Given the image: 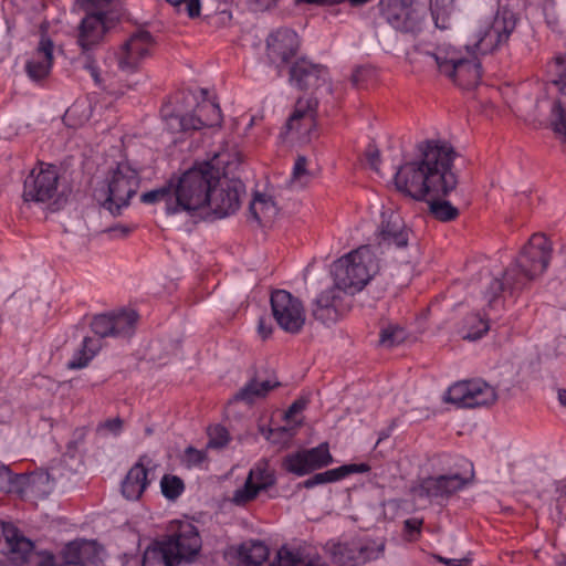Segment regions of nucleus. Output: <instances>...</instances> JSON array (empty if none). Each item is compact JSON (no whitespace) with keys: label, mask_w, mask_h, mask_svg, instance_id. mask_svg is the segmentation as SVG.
I'll return each mask as SVG.
<instances>
[{"label":"nucleus","mask_w":566,"mask_h":566,"mask_svg":"<svg viewBox=\"0 0 566 566\" xmlns=\"http://www.w3.org/2000/svg\"><path fill=\"white\" fill-rule=\"evenodd\" d=\"M496 399V391L489 384L480 379L471 380L469 408L488 407L493 405Z\"/></svg>","instance_id":"nucleus-33"},{"label":"nucleus","mask_w":566,"mask_h":566,"mask_svg":"<svg viewBox=\"0 0 566 566\" xmlns=\"http://www.w3.org/2000/svg\"><path fill=\"white\" fill-rule=\"evenodd\" d=\"M221 122L222 114L219 105L210 101H203L196 106L191 114L170 116L168 126L174 130L188 132L220 126Z\"/></svg>","instance_id":"nucleus-17"},{"label":"nucleus","mask_w":566,"mask_h":566,"mask_svg":"<svg viewBox=\"0 0 566 566\" xmlns=\"http://www.w3.org/2000/svg\"><path fill=\"white\" fill-rule=\"evenodd\" d=\"M160 488H161V493L166 499H168L170 501H175L182 494V492L185 490V483L177 475L165 474L161 478Z\"/></svg>","instance_id":"nucleus-41"},{"label":"nucleus","mask_w":566,"mask_h":566,"mask_svg":"<svg viewBox=\"0 0 566 566\" xmlns=\"http://www.w3.org/2000/svg\"><path fill=\"white\" fill-rule=\"evenodd\" d=\"M207 460V452L198 450L193 447H188L185 450L182 462L187 468L200 467Z\"/></svg>","instance_id":"nucleus-49"},{"label":"nucleus","mask_w":566,"mask_h":566,"mask_svg":"<svg viewBox=\"0 0 566 566\" xmlns=\"http://www.w3.org/2000/svg\"><path fill=\"white\" fill-rule=\"evenodd\" d=\"M59 180L56 166L40 163L24 180L23 201L46 205L53 212L60 210L65 205L66 197L59 192Z\"/></svg>","instance_id":"nucleus-8"},{"label":"nucleus","mask_w":566,"mask_h":566,"mask_svg":"<svg viewBox=\"0 0 566 566\" xmlns=\"http://www.w3.org/2000/svg\"><path fill=\"white\" fill-rule=\"evenodd\" d=\"M422 522L417 518H408L405 521V528L409 533L420 532Z\"/></svg>","instance_id":"nucleus-58"},{"label":"nucleus","mask_w":566,"mask_h":566,"mask_svg":"<svg viewBox=\"0 0 566 566\" xmlns=\"http://www.w3.org/2000/svg\"><path fill=\"white\" fill-rule=\"evenodd\" d=\"M403 339V331L397 326H389L380 332V344L391 347Z\"/></svg>","instance_id":"nucleus-48"},{"label":"nucleus","mask_w":566,"mask_h":566,"mask_svg":"<svg viewBox=\"0 0 566 566\" xmlns=\"http://www.w3.org/2000/svg\"><path fill=\"white\" fill-rule=\"evenodd\" d=\"M260 491L261 490L254 484V482L247 478L244 485L234 492L232 502L237 505H245L253 501Z\"/></svg>","instance_id":"nucleus-42"},{"label":"nucleus","mask_w":566,"mask_h":566,"mask_svg":"<svg viewBox=\"0 0 566 566\" xmlns=\"http://www.w3.org/2000/svg\"><path fill=\"white\" fill-rule=\"evenodd\" d=\"M86 11L77 27L76 44L85 55L84 67L90 72L95 84L102 85L106 78L102 76L91 52L98 48L105 39L106 33L115 27L117 19L112 17L105 8L112 0H80Z\"/></svg>","instance_id":"nucleus-3"},{"label":"nucleus","mask_w":566,"mask_h":566,"mask_svg":"<svg viewBox=\"0 0 566 566\" xmlns=\"http://www.w3.org/2000/svg\"><path fill=\"white\" fill-rule=\"evenodd\" d=\"M140 184L139 172L129 163H118L111 169L96 196L102 200V206L112 214L120 213L123 207H127L129 200L136 195Z\"/></svg>","instance_id":"nucleus-7"},{"label":"nucleus","mask_w":566,"mask_h":566,"mask_svg":"<svg viewBox=\"0 0 566 566\" xmlns=\"http://www.w3.org/2000/svg\"><path fill=\"white\" fill-rule=\"evenodd\" d=\"M379 269L369 247L363 245L333 264L334 283L354 295L363 290Z\"/></svg>","instance_id":"nucleus-5"},{"label":"nucleus","mask_w":566,"mask_h":566,"mask_svg":"<svg viewBox=\"0 0 566 566\" xmlns=\"http://www.w3.org/2000/svg\"><path fill=\"white\" fill-rule=\"evenodd\" d=\"M153 45V35L148 31L132 34L116 53L118 70L125 74L137 72L143 61L150 55Z\"/></svg>","instance_id":"nucleus-16"},{"label":"nucleus","mask_w":566,"mask_h":566,"mask_svg":"<svg viewBox=\"0 0 566 566\" xmlns=\"http://www.w3.org/2000/svg\"><path fill=\"white\" fill-rule=\"evenodd\" d=\"M311 174L307 170V159L305 156H297L291 177L292 184L305 185L310 180Z\"/></svg>","instance_id":"nucleus-46"},{"label":"nucleus","mask_w":566,"mask_h":566,"mask_svg":"<svg viewBox=\"0 0 566 566\" xmlns=\"http://www.w3.org/2000/svg\"><path fill=\"white\" fill-rule=\"evenodd\" d=\"M464 55L460 50L448 45L438 46L430 56L436 62L439 73L461 88L475 87L482 77L481 63L476 56Z\"/></svg>","instance_id":"nucleus-6"},{"label":"nucleus","mask_w":566,"mask_h":566,"mask_svg":"<svg viewBox=\"0 0 566 566\" xmlns=\"http://www.w3.org/2000/svg\"><path fill=\"white\" fill-rule=\"evenodd\" d=\"M280 386V381L263 379L259 374H256L234 395L233 399L235 401H243L248 405H252L258 399L265 398L271 390Z\"/></svg>","instance_id":"nucleus-28"},{"label":"nucleus","mask_w":566,"mask_h":566,"mask_svg":"<svg viewBox=\"0 0 566 566\" xmlns=\"http://www.w3.org/2000/svg\"><path fill=\"white\" fill-rule=\"evenodd\" d=\"M371 0H335L336 4L343 3V2H349L352 7H361Z\"/></svg>","instance_id":"nucleus-61"},{"label":"nucleus","mask_w":566,"mask_h":566,"mask_svg":"<svg viewBox=\"0 0 566 566\" xmlns=\"http://www.w3.org/2000/svg\"><path fill=\"white\" fill-rule=\"evenodd\" d=\"M230 440L228 430L222 426H216L209 430V441L207 448H223Z\"/></svg>","instance_id":"nucleus-47"},{"label":"nucleus","mask_w":566,"mask_h":566,"mask_svg":"<svg viewBox=\"0 0 566 566\" xmlns=\"http://www.w3.org/2000/svg\"><path fill=\"white\" fill-rule=\"evenodd\" d=\"M467 483L468 481L460 474L429 476L422 480L419 494L426 497L450 496Z\"/></svg>","instance_id":"nucleus-24"},{"label":"nucleus","mask_w":566,"mask_h":566,"mask_svg":"<svg viewBox=\"0 0 566 566\" xmlns=\"http://www.w3.org/2000/svg\"><path fill=\"white\" fill-rule=\"evenodd\" d=\"M175 10L186 12L191 19L200 15L201 4L200 0H166Z\"/></svg>","instance_id":"nucleus-43"},{"label":"nucleus","mask_w":566,"mask_h":566,"mask_svg":"<svg viewBox=\"0 0 566 566\" xmlns=\"http://www.w3.org/2000/svg\"><path fill=\"white\" fill-rule=\"evenodd\" d=\"M0 553L15 566L38 563L39 551L34 543L13 523L0 520Z\"/></svg>","instance_id":"nucleus-11"},{"label":"nucleus","mask_w":566,"mask_h":566,"mask_svg":"<svg viewBox=\"0 0 566 566\" xmlns=\"http://www.w3.org/2000/svg\"><path fill=\"white\" fill-rule=\"evenodd\" d=\"M452 9L453 0L430 1V11L437 28L442 30L449 28V20Z\"/></svg>","instance_id":"nucleus-40"},{"label":"nucleus","mask_w":566,"mask_h":566,"mask_svg":"<svg viewBox=\"0 0 566 566\" xmlns=\"http://www.w3.org/2000/svg\"><path fill=\"white\" fill-rule=\"evenodd\" d=\"M101 344L98 340L91 337H85L82 343V347L78 349L73 359L67 363L69 369H80L90 363V360L99 350Z\"/></svg>","instance_id":"nucleus-37"},{"label":"nucleus","mask_w":566,"mask_h":566,"mask_svg":"<svg viewBox=\"0 0 566 566\" xmlns=\"http://www.w3.org/2000/svg\"><path fill=\"white\" fill-rule=\"evenodd\" d=\"M219 157H220V155H216L214 158H213V160L217 161V165H219V164H228V161L219 160Z\"/></svg>","instance_id":"nucleus-64"},{"label":"nucleus","mask_w":566,"mask_h":566,"mask_svg":"<svg viewBox=\"0 0 566 566\" xmlns=\"http://www.w3.org/2000/svg\"><path fill=\"white\" fill-rule=\"evenodd\" d=\"M298 50L300 39L292 29H277L266 39V55L279 71L297 54Z\"/></svg>","instance_id":"nucleus-19"},{"label":"nucleus","mask_w":566,"mask_h":566,"mask_svg":"<svg viewBox=\"0 0 566 566\" xmlns=\"http://www.w3.org/2000/svg\"><path fill=\"white\" fill-rule=\"evenodd\" d=\"M180 563L164 539L154 541L143 555V566H177Z\"/></svg>","instance_id":"nucleus-29"},{"label":"nucleus","mask_w":566,"mask_h":566,"mask_svg":"<svg viewBox=\"0 0 566 566\" xmlns=\"http://www.w3.org/2000/svg\"><path fill=\"white\" fill-rule=\"evenodd\" d=\"M219 169L212 163L205 161L174 178V200L171 210L176 213L185 211L192 213L206 209L209 192L219 185Z\"/></svg>","instance_id":"nucleus-4"},{"label":"nucleus","mask_w":566,"mask_h":566,"mask_svg":"<svg viewBox=\"0 0 566 566\" xmlns=\"http://www.w3.org/2000/svg\"><path fill=\"white\" fill-rule=\"evenodd\" d=\"M471 380L460 381L452 385L446 395V401L459 408H469Z\"/></svg>","instance_id":"nucleus-39"},{"label":"nucleus","mask_w":566,"mask_h":566,"mask_svg":"<svg viewBox=\"0 0 566 566\" xmlns=\"http://www.w3.org/2000/svg\"><path fill=\"white\" fill-rule=\"evenodd\" d=\"M381 18L395 30L416 34L424 24L426 10L416 0H380Z\"/></svg>","instance_id":"nucleus-10"},{"label":"nucleus","mask_w":566,"mask_h":566,"mask_svg":"<svg viewBox=\"0 0 566 566\" xmlns=\"http://www.w3.org/2000/svg\"><path fill=\"white\" fill-rule=\"evenodd\" d=\"M111 232H118L119 237H127L133 229L127 226H118L109 229Z\"/></svg>","instance_id":"nucleus-60"},{"label":"nucleus","mask_w":566,"mask_h":566,"mask_svg":"<svg viewBox=\"0 0 566 566\" xmlns=\"http://www.w3.org/2000/svg\"><path fill=\"white\" fill-rule=\"evenodd\" d=\"M147 459L146 454L142 455L122 482V493L127 500H138L150 483L148 470L145 467Z\"/></svg>","instance_id":"nucleus-25"},{"label":"nucleus","mask_w":566,"mask_h":566,"mask_svg":"<svg viewBox=\"0 0 566 566\" xmlns=\"http://www.w3.org/2000/svg\"><path fill=\"white\" fill-rule=\"evenodd\" d=\"M490 326L479 314L468 315L461 329V336L465 340L474 342L488 333Z\"/></svg>","instance_id":"nucleus-38"},{"label":"nucleus","mask_w":566,"mask_h":566,"mask_svg":"<svg viewBox=\"0 0 566 566\" xmlns=\"http://www.w3.org/2000/svg\"><path fill=\"white\" fill-rule=\"evenodd\" d=\"M436 558L447 565V566H468L470 563V558L462 557V558H446L442 556H436Z\"/></svg>","instance_id":"nucleus-56"},{"label":"nucleus","mask_w":566,"mask_h":566,"mask_svg":"<svg viewBox=\"0 0 566 566\" xmlns=\"http://www.w3.org/2000/svg\"><path fill=\"white\" fill-rule=\"evenodd\" d=\"M237 554L242 566H261L269 557V548L260 541H251L241 544Z\"/></svg>","instance_id":"nucleus-31"},{"label":"nucleus","mask_w":566,"mask_h":566,"mask_svg":"<svg viewBox=\"0 0 566 566\" xmlns=\"http://www.w3.org/2000/svg\"><path fill=\"white\" fill-rule=\"evenodd\" d=\"M163 539L180 562L198 555L202 545L197 526L188 521L170 522L168 534Z\"/></svg>","instance_id":"nucleus-14"},{"label":"nucleus","mask_w":566,"mask_h":566,"mask_svg":"<svg viewBox=\"0 0 566 566\" xmlns=\"http://www.w3.org/2000/svg\"><path fill=\"white\" fill-rule=\"evenodd\" d=\"M375 76V70L370 66H359L357 67L352 76L350 82L354 87H361L364 86L369 80H371Z\"/></svg>","instance_id":"nucleus-50"},{"label":"nucleus","mask_w":566,"mask_h":566,"mask_svg":"<svg viewBox=\"0 0 566 566\" xmlns=\"http://www.w3.org/2000/svg\"><path fill=\"white\" fill-rule=\"evenodd\" d=\"M352 296L345 289L334 283L322 291L313 302V317L324 325L337 323L350 311Z\"/></svg>","instance_id":"nucleus-13"},{"label":"nucleus","mask_w":566,"mask_h":566,"mask_svg":"<svg viewBox=\"0 0 566 566\" xmlns=\"http://www.w3.org/2000/svg\"><path fill=\"white\" fill-rule=\"evenodd\" d=\"M258 331H259V334L262 336V338L265 339L272 334V326L266 325L264 318H260L259 324H258Z\"/></svg>","instance_id":"nucleus-59"},{"label":"nucleus","mask_w":566,"mask_h":566,"mask_svg":"<svg viewBox=\"0 0 566 566\" xmlns=\"http://www.w3.org/2000/svg\"><path fill=\"white\" fill-rule=\"evenodd\" d=\"M410 230L406 227L402 217L391 209L385 210L380 216L377 230L379 244L405 248L408 245Z\"/></svg>","instance_id":"nucleus-22"},{"label":"nucleus","mask_w":566,"mask_h":566,"mask_svg":"<svg viewBox=\"0 0 566 566\" xmlns=\"http://www.w3.org/2000/svg\"><path fill=\"white\" fill-rule=\"evenodd\" d=\"M307 401L305 399L295 400L286 410L285 418H292L294 415L305 409Z\"/></svg>","instance_id":"nucleus-57"},{"label":"nucleus","mask_w":566,"mask_h":566,"mask_svg":"<svg viewBox=\"0 0 566 566\" xmlns=\"http://www.w3.org/2000/svg\"><path fill=\"white\" fill-rule=\"evenodd\" d=\"M53 41L42 35L35 53L25 64V72L32 81H41L45 78L53 64Z\"/></svg>","instance_id":"nucleus-23"},{"label":"nucleus","mask_w":566,"mask_h":566,"mask_svg":"<svg viewBox=\"0 0 566 566\" xmlns=\"http://www.w3.org/2000/svg\"><path fill=\"white\" fill-rule=\"evenodd\" d=\"M516 24L517 18L512 11L499 10L490 21H485L475 30L473 35L475 51L489 54L506 46Z\"/></svg>","instance_id":"nucleus-9"},{"label":"nucleus","mask_w":566,"mask_h":566,"mask_svg":"<svg viewBox=\"0 0 566 566\" xmlns=\"http://www.w3.org/2000/svg\"><path fill=\"white\" fill-rule=\"evenodd\" d=\"M112 316V336L129 337L135 331L138 315L135 311H124Z\"/></svg>","instance_id":"nucleus-34"},{"label":"nucleus","mask_w":566,"mask_h":566,"mask_svg":"<svg viewBox=\"0 0 566 566\" xmlns=\"http://www.w3.org/2000/svg\"><path fill=\"white\" fill-rule=\"evenodd\" d=\"M123 428V420L119 417L107 419L104 422H101L97 427V431L99 430H108L114 434H118Z\"/></svg>","instance_id":"nucleus-53"},{"label":"nucleus","mask_w":566,"mask_h":566,"mask_svg":"<svg viewBox=\"0 0 566 566\" xmlns=\"http://www.w3.org/2000/svg\"><path fill=\"white\" fill-rule=\"evenodd\" d=\"M552 258L549 240L542 233H534L521 250L514 263L503 274V280L494 279L488 293L492 303L502 292L510 294L525 289L530 282L541 276L547 269Z\"/></svg>","instance_id":"nucleus-2"},{"label":"nucleus","mask_w":566,"mask_h":566,"mask_svg":"<svg viewBox=\"0 0 566 566\" xmlns=\"http://www.w3.org/2000/svg\"><path fill=\"white\" fill-rule=\"evenodd\" d=\"M557 566H566V555H562L557 560Z\"/></svg>","instance_id":"nucleus-63"},{"label":"nucleus","mask_w":566,"mask_h":566,"mask_svg":"<svg viewBox=\"0 0 566 566\" xmlns=\"http://www.w3.org/2000/svg\"><path fill=\"white\" fill-rule=\"evenodd\" d=\"M551 127L563 142H566V95H559L552 104Z\"/></svg>","instance_id":"nucleus-36"},{"label":"nucleus","mask_w":566,"mask_h":566,"mask_svg":"<svg viewBox=\"0 0 566 566\" xmlns=\"http://www.w3.org/2000/svg\"><path fill=\"white\" fill-rule=\"evenodd\" d=\"M370 470L367 463L344 464L325 472L316 473L303 482L305 489H312L319 484L332 483L355 473H366Z\"/></svg>","instance_id":"nucleus-27"},{"label":"nucleus","mask_w":566,"mask_h":566,"mask_svg":"<svg viewBox=\"0 0 566 566\" xmlns=\"http://www.w3.org/2000/svg\"><path fill=\"white\" fill-rule=\"evenodd\" d=\"M272 315L286 333L298 334L306 321L303 303L285 290H275L270 298Z\"/></svg>","instance_id":"nucleus-12"},{"label":"nucleus","mask_w":566,"mask_h":566,"mask_svg":"<svg viewBox=\"0 0 566 566\" xmlns=\"http://www.w3.org/2000/svg\"><path fill=\"white\" fill-rule=\"evenodd\" d=\"M298 560L295 559L291 552L279 553L277 562H273L270 566H298Z\"/></svg>","instance_id":"nucleus-55"},{"label":"nucleus","mask_w":566,"mask_h":566,"mask_svg":"<svg viewBox=\"0 0 566 566\" xmlns=\"http://www.w3.org/2000/svg\"><path fill=\"white\" fill-rule=\"evenodd\" d=\"M557 398H558L559 403H560L563 407H566V389H564V388H559V389L557 390Z\"/></svg>","instance_id":"nucleus-62"},{"label":"nucleus","mask_w":566,"mask_h":566,"mask_svg":"<svg viewBox=\"0 0 566 566\" xmlns=\"http://www.w3.org/2000/svg\"><path fill=\"white\" fill-rule=\"evenodd\" d=\"M248 479L262 491L275 484L274 471L270 468L269 461L260 460L249 472Z\"/></svg>","instance_id":"nucleus-35"},{"label":"nucleus","mask_w":566,"mask_h":566,"mask_svg":"<svg viewBox=\"0 0 566 566\" xmlns=\"http://www.w3.org/2000/svg\"><path fill=\"white\" fill-rule=\"evenodd\" d=\"M420 159L399 166L394 176L396 190L416 201L428 200L429 211L441 222L453 221L459 209L443 198L458 185L453 172L457 156L453 147L443 140L430 139L418 145Z\"/></svg>","instance_id":"nucleus-1"},{"label":"nucleus","mask_w":566,"mask_h":566,"mask_svg":"<svg viewBox=\"0 0 566 566\" xmlns=\"http://www.w3.org/2000/svg\"><path fill=\"white\" fill-rule=\"evenodd\" d=\"M289 80L298 90H317L327 83L328 71L324 65L312 63L302 57L291 65Z\"/></svg>","instance_id":"nucleus-21"},{"label":"nucleus","mask_w":566,"mask_h":566,"mask_svg":"<svg viewBox=\"0 0 566 566\" xmlns=\"http://www.w3.org/2000/svg\"><path fill=\"white\" fill-rule=\"evenodd\" d=\"M555 74L556 78L552 81V85L556 86L559 95H566V54L555 59Z\"/></svg>","instance_id":"nucleus-45"},{"label":"nucleus","mask_w":566,"mask_h":566,"mask_svg":"<svg viewBox=\"0 0 566 566\" xmlns=\"http://www.w3.org/2000/svg\"><path fill=\"white\" fill-rule=\"evenodd\" d=\"M62 556L64 559L62 566H87L88 563H94L97 558V545L93 541H73L64 546Z\"/></svg>","instance_id":"nucleus-26"},{"label":"nucleus","mask_w":566,"mask_h":566,"mask_svg":"<svg viewBox=\"0 0 566 566\" xmlns=\"http://www.w3.org/2000/svg\"><path fill=\"white\" fill-rule=\"evenodd\" d=\"M249 212L259 224H271L279 213V208L271 196L256 193L249 207Z\"/></svg>","instance_id":"nucleus-30"},{"label":"nucleus","mask_w":566,"mask_h":566,"mask_svg":"<svg viewBox=\"0 0 566 566\" xmlns=\"http://www.w3.org/2000/svg\"><path fill=\"white\" fill-rule=\"evenodd\" d=\"M14 476L9 467L0 463V491L9 493L12 491Z\"/></svg>","instance_id":"nucleus-51"},{"label":"nucleus","mask_w":566,"mask_h":566,"mask_svg":"<svg viewBox=\"0 0 566 566\" xmlns=\"http://www.w3.org/2000/svg\"><path fill=\"white\" fill-rule=\"evenodd\" d=\"M367 161L373 170L379 172L380 153L375 146H368L366 150Z\"/></svg>","instance_id":"nucleus-54"},{"label":"nucleus","mask_w":566,"mask_h":566,"mask_svg":"<svg viewBox=\"0 0 566 566\" xmlns=\"http://www.w3.org/2000/svg\"><path fill=\"white\" fill-rule=\"evenodd\" d=\"M91 328L95 335L102 338L112 336L111 314H99L94 316V318L91 322Z\"/></svg>","instance_id":"nucleus-44"},{"label":"nucleus","mask_w":566,"mask_h":566,"mask_svg":"<svg viewBox=\"0 0 566 566\" xmlns=\"http://www.w3.org/2000/svg\"><path fill=\"white\" fill-rule=\"evenodd\" d=\"M85 436L86 430L84 428H77L74 431V439L66 446V454H69L71 458H74L76 455L78 444L83 443Z\"/></svg>","instance_id":"nucleus-52"},{"label":"nucleus","mask_w":566,"mask_h":566,"mask_svg":"<svg viewBox=\"0 0 566 566\" xmlns=\"http://www.w3.org/2000/svg\"><path fill=\"white\" fill-rule=\"evenodd\" d=\"M318 101L313 96L300 97L289 116L285 129L302 139L310 140L317 126Z\"/></svg>","instance_id":"nucleus-18"},{"label":"nucleus","mask_w":566,"mask_h":566,"mask_svg":"<svg viewBox=\"0 0 566 566\" xmlns=\"http://www.w3.org/2000/svg\"><path fill=\"white\" fill-rule=\"evenodd\" d=\"M244 186L239 181H230L224 185L213 186L209 192V202L206 208L217 218H224L234 213L240 207V196Z\"/></svg>","instance_id":"nucleus-20"},{"label":"nucleus","mask_w":566,"mask_h":566,"mask_svg":"<svg viewBox=\"0 0 566 566\" xmlns=\"http://www.w3.org/2000/svg\"><path fill=\"white\" fill-rule=\"evenodd\" d=\"M334 462L327 442L315 448L300 450L283 458L282 468L292 474L303 476L316 470L328 467Z\"/></svg>","instance_id":"nucleus-15"},{"label":"nucleus","mask_w":566,"mask_h":566,"mask_svg":"<svg viewBox=\"0 0 566 566\" xmlns=\"http://www.w3.org/2000/svg\"><path fill=\"white\" fill-rule=\"evenodd\" d=\"M142 202L146 205H154L163 202L165 205V210L167 214H175L176 210H171L174 208V178H170L166 185L163 187L153 189L150 191L144 192L140 196Z\"/></svg>","instance_id":"nucleus-32"}]
</instances>
